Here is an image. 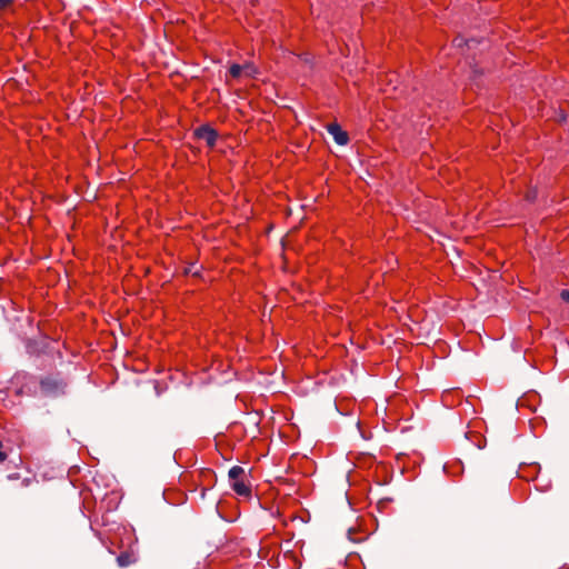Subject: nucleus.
Returning a JSON list of instances; mask_svg holds the SVG:
<instances>
[{
	"mask_svg": "<svg viewBox=\"0 0 569 569\" xmlns=\"http://www.w3.org/2000/svg\"><path fill=\"white\" fill-rule=\"evenodd\" d=\"M136 555L132 550L122 551L117 557V562L120 567H127L136 562Z\"/></svg>",
	"mask_w": 569,
	"mask_h": 569,
	"instance_id": "obj_8",
	"label": "nucleus"
},
{
	"mask_svg": "<svg viewBox=\"0 0 569 569\" xmlns=\"http://www.w3.org/2000/svg\"><path fill=\"white\" fill-rule=\"evenodd\" d=\"M120 503V496L118 492L111 491L107 493L100 502V508H103L106 511H112L118 508Z\"/></svg>",
	"mask_w": 569,
	"mask_h": 569,
	"instance_id": "obj_7",
	"label": "nucleus"
},
{
	"mask_svg": "<svg viewBox=\"0 0 569 569\" xmlns=\"http://www.w3.org/2000/svg\"><path fill=\"white\" fill-rule=\"evenodd\" d=\"M560 298L565 302H569V290L568 289H562L561 292H560Z\"/></svg>",
	"mask_w": 569,
	"mask_h": 569,
	"instance_id": "obj_13",
	"label": "nucleus"
},
{
	"mask_svg": "<svg viewBox=\"0 0 569 569\" xmlns=\"http://www.w3.org/2000/svg\"><path fill=\"white\" fill-rule=\"evenodd\" d=\"M453 397V392L452 391H445L442 393V402L447 406H455V401L451 399Z\"/></svg>",
	"mask_w": 569,
	"mask_h": 569,
	"instance_id": "obj_12",
	"label": "nucleus"
},
{
	"mask_svg": "<svg viewBox=\"0 0 569 569\" xmlns=\"http://www.w3.org/2000/svg\"><path fill=\"white\" fill-rule=\"evenodd\" d=\"M540 472V465L537 462L521 463L518 469V477L526 481H532L537 479Z\"/></svg>",
	"mask_w": 569,
	"mask_h": 569,
	"instance_id": "obj_5",
	"label": "nucleus"
},
{
	"mask_svg": "<svg viewBox=\"0 0 569 569\" xmlns=\"http://www.w3.org/2000/svg\"><path fill=\"white\" fill-rule=\"evenodd\" d=\"M249 68H250V66H249V64L240 66V64H238V63H232V64L230 66V68H229V71H228V72H229V74H230V77H231V78H233V79H238V78L241 76L242 70H243V69H249Z\"/></svg>",
	"mask_w": 569,
	"mask_h": 569,
	"instance_id": "obj_11",
	"label": "nucleus"
},
{
	"mask_svg": "<svg viewBox=\"0 0 569 569\" xmlns=\"http://www.w3.org/2000/svg\"><path fill=\"white\" fill-rule=\"evenodd\" d=\"M81 497H82L83 508L89 512L92 511L96 506V501H94L91 492L89 490H83V491H81Z\"/></svg>",
	"mask_w": 569,
	"mask_h": 569,
	"instance_id": "obj_9",
	"label": "nucleus"
},
{
	"mask_svg": "<svg viewBox=\"0 0 569 569\" xmlns=\"http://www.w3.org/2000/svg\"><path fill=\"white\" fill-rule=\"evenodd\" d=\"M194 482L201 488V497L206 496V492L213 488L217 483L216 472L210 468H202L196 471L193 476Z\"/></svg>",
	"mask_w": 569,
	"mask_h": 569,
	"instance_id": "obj_3",
	"label": "nucleus"
},
{
	"mask_svg": "<svg viewBox=\"0 0 569 569\" xmlns=\"http://www.w3.org/2000/svg\"><path fill=\"white\" fill-rule=\"evenodd\" d=\"M67 381L66 379L58 372V373H50L39 381L40 391L44 396L49 397H58L61 395H64L67 389Z\"/></svg>",
	"mask_w": 569,
	"mask_h": 569,
	"instance_id": "obj_2",
	"label": "nucleus"
},
{
	"mask_svg": "<svg viewBox=\"0 0 569 569\" xmlns=\"http://www.w3.org/2000/svg\"><path fill=\"white\" fill-rule=\"evenodd\" d=\"M193 136L199 140H204L209 148H213L219 134L210 124H202L194 129Z\"/></svg>",
	"mask_w": 569,
	"mask_h": 569,
	"instance_id": "obj_4",
	"label": "nucleus"
},
{
	"mask_svg": "<svg viewBox=\"0 0 569 569\" xmlns=\"http://www.w3.org/2000/svg\"><path fill=\"white\" fill-rule=\"evenodd\" d=\"M189 273H191V268H190V267H188V268H186V269L183 270V274H186V276H187V274H189Z\"/></svg>",
	"mask_w": 569,
	"mask_h": 569,
	"instance_id": "obj_16",
	"label": "nucleus"
},
{
	"mask_svg": "<svg viewBox=\"0 0 569 569\" xmlns=\"http://www.w3.org/2000/svg\"><path fill=\"white\" fill-rule=\"evenodd\" d=\"M486 70L483 68H480L477 63L471 66V74L470 80L473 82H478L485 74Z\"/></svg>",
	"mask_w": 569,
	"mask_h": 569,
	"instance_id": "obj_10",
	"label": "nucleus"
},
{
	"mask_svg": "<svg viewBox=\"0 0 569 569\" xmlns=\"http://www.w3.org/2000/svg\"><path fill=\"white\" fill-rule=\"evenodd\" d=\"M229 480L232 490L242 498L249 499L252 495V487L248 480L244 469L240 466H234L229 470Z\"/></svg>",
	"mask_w": 569,
	"mask_h": 569,
	"instance_id": "obj_1",
	"label": "nucleus"
},
{
	"mask_svg": "<svg viewBox=\"0 0 569 569\" xmlns=\"http://www.w3.org/2000/svg\"><path fill=\"white\" fill-rule=\"evenodd\" d=\"M328 132L333 137L335 141L340 146H346L349 142V134L342 130L338 122H331L326 126Z\"/></svg>",
	"mask_w": 569,
	"mask_h": 569,
	"instance_id": "obj_6",
	"label": "nucleus"
},
{
	"mask_svg": "<svg viewBox=\"0 0 569 569\" xmlns=\"http://www.w3.org/2000/svg\"><path fill=\"white\" fill-rule=\"evenodd\" d=\"M2 448H3V445H2V442L0 441V463H1V462H3V461H6V460H7V458H8L7 452H4V451L2 450Z\"/></svg>",
	"mask_w": 569,
	"mask_h": 569,
	"instance_id": "obj_14",
	"label": "nucleus"
},
{
	"mask_svg": "<svg viewBox=\"0 0 569 569\" xmlns=\"http://www.w3.org/2000/svg\"><path fill=\"white\" fill-rule=\"evenodd\" d=\"M11 2L12 0H0V9L7 8Z\"/></svg>",
	"mask_w": 569,
	"mask_h": 569,
	"instance_id": "obj_15",
	"label": "nucleus"
}]
</instances>
